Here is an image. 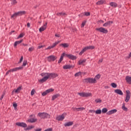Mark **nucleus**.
Instances as JSON below:
<instances>
[{
	"mask_svg": "<svg viewBox=\"0 0 131 131\" xmlns=\"http://www.w3.org/2000/svg\"><path fill=\"white\" fill-rule=\"evenodd\" d=\"M126 96H127V95L130 96V92L129 91L127 90L126 91Z\"/></svg>",
	"mask_w": 131,
	"mask_h": 131,
	"instance_id": "49",
	"label": "nucleus"
},
{
	"mask_svg": "<svg viewBox=\"0 0 131 131\" xmlns=\"http://www.w3.org/2000/svg\"><path fill=\"white\" fill-rule=\"evenodd\" d=\"M17 16H18V13L16 12L11 16V18H16Z\"/></svg>",
	"mask_w": 131,
	"mask_h": 131,
	"instance_id": "36",
	"label": "nucleus"
},
{
	"mask_svg": "<svg viewBox=\"0 0 131 131\" xmlns=\"http://www.w3.org/2000/svg\"><path fill=\"white\" fill-rule=\"evenodd\" d=\"M80 75H81V72H79L75 74V76L76 77L80 76Z\"/></svg>",
	"mask_w": 131,
	"mask_h": 131,
	"instance_id": "42",
	"label": "nucleus"
},
{
	"mask_svg": "<svg viewBox=\"0 0 131 131\" xmlns=\"http://www.w3.org/2000/svg\"><path fill=\"white\" fill-rule=\"evenodd\" d=\"M116 112H117V110H112L111 111H108L107 114L108 115H111V114H114V113H116Z\"/></svg>",
	"mask_w": 131,
	"mask_h": 131,
	"instance_id": "15",
	"label": "nucleus"
},
{
	"mask_svg": "<svg viewBox=\"0 0 131 131\" xmlns=\"http://www.w3.org/2000/svg\"><path fill=\"white\" fill-rule=\"evenodd\" d=\"M23 36H24V35L23 34H20L18 36V38H21V37H23Z\"/></svg>",
	"mask_w": 131,
	"mask_h": 131,
	"instance_id": "57",
	"label": "nucleus"
},
{
	"mask_svg": "<svg viewBox=\"0 0 131 131\" xmlns=\"http://www.w3.org/2000/svg\"><path fill=\"white\" fill-rule=\"evenodd\" d=\"M73 125V122H69L64 124V126H71Z\"/></svg>",
	"mask_w": 131,
	"mask_h": 131,
	"instance_id": "23",
	"label": "nucleus"
},
{
	"mask_svg": "<svg viewBox=\"0 0 131 131\" xmlns=\"http://www.w3.org/2000/svg\"><path fill=\"white\" fill-rule=\"evenodd\" d=\"M95 102L97 103H101L102 102V100L100 99L95 100Z\"/></svg>",
	"mask_w": 131,
	"mask_h": 131,
	"instance_id": "47",
	"label": "nucleus"
},
{
	"mask_svg": "<svg viewBox=\"0 0 131 131\" xmlns=\"http://www.w3.org/2000/svg\"><path fill=\"white\" fill-rule=\"evenodd\" d=\"M105 3V1L103 0L99 1L96 3V5H103Z\"/></svg>",
	"mask_w": 131,
	"mask_h": 131,
	"instance_id": "28",
	"label": "nucleus"
},
{
	"mask_svg": "<svg viewBox=\"0 0 131 131\" xmlns=\"http://www.w3.org/2000/svg\"><path fill=\"white\" fill-rule=\"evenodd\" d=\"M70 54H66L65 53H63L61 54L60 58L58 61V63H61V62H62V61H63V58H64V57H67V58H69V56Z\"/></svg>",
	"mask_w": 131,
	"mask_h": 131,
	"instance_id": "5",
	"label": "nucleus"
},
{
	"mask_svg": "<svg viewBox=\"0 0 131 131\" xmlns=\"http://www.w3.org/2000/svg\"><path fill=\"white\" fill-rule=\"evenodd\" d=\"M47 95H48V92H47V91H46L45 92H43L42 93V96H47Z\"/></svg>",
	"mask_w": 131,
	"mask_h": 131,
	"instance_id": "48",
	"label": "nucleus"
},
{
	"mask_svg": "<svg viewBox=\"0 0 131 131\" xmlns=\"http://www.w3.org/2000/svg\"><path fill=\"white\" fill-rule=\"evenodd\" d=\"M115 93H116V94H118V95H120L121 96H122V95H123V93L122 92V91H121V90L119 89L115 90Z\"/></svg>",
	"mask_w": 131,
	"mask_h": 131,
	"instance_id": "14",
	"label": "nucleus"
},
{
	"mask_svg": "<svg viewBox=\"0 0 131 131\" xmlns=\"http://www.w3.org/2000/svg\"><path fill=\"white\" fill-rule=\"evenodd\" d=\"M51 49H53L52 46H49L48 48H46L45 50H51Z\"/></svg>",
	"mask_w": 131,
	"mask_h": 131,
	"instance_id": "62",
	"label": "nucleus"
},
{
	"mask_svg": "<svg viewBox=\"0 0 131 131\" xmlns=\"http://www.w3.org/2000/svg\"><path fill=\"white\" fill-rule=\"evenodd\" d=\"M52 92H54V89H50L46 90V93H47L48 94H49V93H52Z\"/></svg>",
	"mask_w": 131,
	"mask_h": 131,
	"instance_id": "35",
	"label": "nucleus"
},
{
	"mask_svg": "<svg viewBox=\"0 0 131 131\" xmlns=\"http://www.w3.org/2000/svg\"><path fill=\"white\" fill-rule=\"evenodd\" d=\"M97 81L95 78H90V83H96Z\"/></svg>",
	"mask_w": 131,
	"mask_h": 131,
	"instance_id": "21",
	"label": "nucleus"
},
{
	"mask_svg": "<svg viewBox=\"0 0 131 131\" xmlns=\"http://www.w3.org/2000/svg\"><path fill=\"white\" fill-rule=\"evenodd\" d=\"M103 58L99 59V60L98 62V64L102 63L103 62Z\"/></svg>",
	"mask_w": 131,
	"mask_h": 131,
	"instance_id": "55",
	"label": "nucleus"
},
{
	"mask_svg": "<svg viewBox=\"0 0 131 131\" xmlns=\"http://www.w3.org/2000/svg\"><path fill=\"white\" fill-rule=\"evenodd\" d=\"M60 47H63V48H68V47H69V44L64 43L60 44Z\"/></svg>",
	"mask_w": 131,
	"mask_h": 131,
	"instance_id": "24",
	"label": "nucleus"
},
{
	"mask_svg": "<svg viewBox=\"0 0 131 131\" xmlns=\"http://www.w3.org/2000/svg\"><path fill=\"white\" fill-rule=\"evenodd\" d=\"M77 57L72 54H70L69 56V59H70L71 60H76Z\"/></svg>",
	"mask_w": 131,
	"mask_h": 131,
	"instance_id": "18",
	"label": "nucleus"
},
{
	"mask_svg": "<svg viewBox=\"0 0 131 131\" xmlns=\"http://www.w3.org/2000/svg\"><path fill=\"white\" fill-rule=\"evenodd\" d=\"M72 66L70 65H65L63 67V69H70Z\"/></svg>",
	"mask_w": 131,
	"mask_h": 131,
	"instance_id": "27",
	"label": "nucleus"
},
{
	"mask_svg": "<svg viewBox=\"0 0 131 131\" xmlns=\"http://www.w3.org/2000/svg\"><path fill=\"white\" fill-rule=\"evenodd\" d=\"M17 13L18 16H22V15H25L26 14V12L23 11H19Z\"/></svg>",
	"mask_w": 131,
	"mask_h": 131,
	"instance_id": "25",
	"label": "nucleus"
},
{
	"mask_svg": "<svg viewBox=\"0 0 131 131\" xmlns=\"http://www.w3.org/2000/svg\"><path fill=\"white\" fill-rule=\"evenodd\" d=\"M40 75L43 77V78L38 80L39 82H41V83L47 81L49 78H56V77L58 76L57 74L49 73H42Z\"/></svg>",
	"mask_w": 131,
	"mask_h": 131,
	"instance_id": "1",
	"label": "nucleus"
},
{
	"mask_svg": "<svg viewBox=\"0 0 131 131\" xmlns=\"http://www.w3.org/2000/svg\"><path fill=\"white\" fill-rule=\"evenodd\" d=\"M5 93H4L3 94H2V96H1V98H0V100H3V99H4V97H5Z\"/></svg>",
	"mask_w": 131,
	"mask_h": 131,
	"instance_id": "54",
	"label": "nucleus"
},
{
	"mask_svg": "<svg viewBox=\"0 0 131 131\" xmlns=\"http://www.w3.org/2000/svg\"><path fill=\"white\" fill-rule=\"evenodd\" d=\"M47 25H48V23H45L43 26L41 27L39 29V32H42V31H45V30L47 29Z\"/></svg>",
	"mask_w": 131,
	"mask_h": 131,
	"instance_id": "10",
	"label": "nucleus"
},
{
	"mask_svg": "<svg viewBox=\"0 0 131 131\" xmlns=\"http://www.w3.org/2000/svg\"><path fill=\"white\" fill-rule=\"evenodd\" d=\"M108 111V110L106 108H104L102 110V113H106Z\"/></svg>",
	"mask_w": 131,
	"mask_h": 131,
	"instance_id": "41",
	"label": "nucleus"
},
{
	"mask_svg": "<svg viewBox=\"0 0 131 131\" xmlns=\"http://www.w3.org/2000/svg\"><path fill=\"white\" fill-rule=\"evenodd\" d=\"M22 41H23V40H20L19 41H15L14 43V47H17V46H18V45H20V43H21Z\"/></svg>",
	"mask_w": 131,
	"mask_h": 131,
	"instance_id": "26",
	"label": "nucleus"
},
{
	"mask_svg": "<svg viewBox=\"0 0 131 131\" xmlns=\"http://www.w3.org/2000/svg\"><path fill=\"white\" fill-rule=\"evenodd\" d=\"M27 65V60H24L23 62V66H26Z\"/></svg>",
	"mask_w": 131,
	"mask_h": 131,
	"instance_id": "46",
	"label": "nucleus"
},
{
	"mask_svg": "<svg viewBox=\"0 0 131 131\" xmlns=\"http://www.w3.org/2000/svg\"><path fill=\"white\" fill-rule=\"evenodd\" d=\"M34 93H35V90H34V89H33L31 92V95L32 96H33V95H34Z\"/></svg>",
	"mask_w": 131,
	"mask_h": 131,
	"instance_id": "50",
	"label": "nucleus"
},
{
	"mask_svg": "<svg viewBox=\"0 0 131 131\" xmlns=\"http://www.w3.org/2000/svg\"><path fill=\"white\" fill-rule=\"evenodd\" d=\"M74 111H78V108H73Z\"/></svg>",
	"mask_w": 131,
	"mask_h": 131,
	"instance_id": "63",
	"label": "nucleus"
},
{
	"mask_svg": "<svg viewBox=\"0 0 131 131\" xmlns=\"http://www.w3.org/2000/svg\"><path fill=\"white\" fill-rule=\"evenodd\" d=\"M21 90H22V86H20L17 89H14L12 91V94H14V93H20V91H21Z\"/></svg>",
	"mask_w": 131,
	"mask_h": 131,
	"instance_id": "12",
	"label": "nucleus"
},
{
	"mask_svg": "<svg viewBox=\"0 0 131 131\" xmlns=\"http://www.w3.org/2000/svg\"><path fill=\"white\" fill-rule=\"evenodd\" d=\"M100 77H101V75L100 74H98L95 77L94 79L97 81V80L100 79Z\"/></svg>",
	"mask_w": 131,
	"mask_h": 131,
	"instance_id": "31",
	"label": "nucleus"
},
{
	"mask_svg": "<svg viewBox=\"0 0 131 131\" xmlns=\"http://www.w3.org/2000/svg\"><path fill=\"white\" fill-rule=\"evenodd\" d=\"M85 48H86V50H94V49H95V46H87V47H85Z\"/></svg>",
	"mask_w": 131,
	"mask_h": 131,
	"instance_id": "20",
	"label": "nucleus"
},
{
	"mask_svg": "<svg viewBox=\"0 0 131 131\" xmlns=\"http://www.w3.org/2000/svg\"><path fill=\"white\" fill-rule=\"evenodd\" d=\"M11 72H12L11 69L8 70V71L6 72V75H8V74H9V73H11Z\"/></svg>",
	"mask_w": 131,
	"mask_h": 131,
	"instance_id": "51",
	"label": "nucleus"
},
{
	"mask_svg": "<svg viewBox=\"0 0 131 131\" xmlns=\"http://www.w3.org/2000/svg\"><path fill=\"white\" fill-rule=\"evenodd\" d=\"M113 23V21H108L105 23H104L103 25V26L104 27H107L108 26H110V25H111V24H112Z\"/></svg>",
	"mask_w": 131,
	"mask_h": 131,
	"instance_id": "13",
	"label": "nucleus"
},
{
	"mask_svg": "<svg viewBox=\"0 0 131 131\" xmlns=\"http://www.w3.org/2000/svg\"><path fill=\"white\" fill-rule=\"evenodd\" d=\"M11 2V5H16L17 4V2L16 0H10Z\"/></svg>",
	"mask_w": 131,
	"mask_h": 131,
	"instance_id": "40",
	"label": "nucleus"
},
{
	"mask_svg": "<svg viewBox=\"0 0 131 131\" xmlns=\"http://www.w3.org/2000/svg\"><path fill=\"white\" fill-rule=\"evenodd\" d=\"M32 128H34V126H29L26 129V130H29V129H31Z\"/></svg>",
	"mask_w": 131,
	"mask_h": 131,
	"instance_id": "34",
	"label": "nucleus"
},
{
	"mask_svg": "<svg viewBox=\"0 0 131 131\" xmlns=\"http://www.w3.org/2000/svg\"><path fill=\"white\" fill-rule=\"evenodd\" d=\"M130 99V95H126V99L125 100V102H128Z\"/></svg>",
	"mask_w": 131,
	"mask_h": 131,
	"instance_id": "30",
	"label": "nucleus"
},
{
	"mask_svg": "<svg viewBox=\"0 0 131 131\" xmlns=\"http://www.w3.org/2000/svg\"><path fill=\"white\" fill-rule=\"evenodd\" d=\"M13 107H14L15 110H16V109H17V103H13Z\"/></svg>",
	"mask_w": 131,
	"mask_h": 131,
	"instance_id": "52",
	"label": "nucleus"
},
{
	"mask_svg": "<svg viewBox=\"0 0 131 131\" xmlns=\"http://www.w3.org/2000/svg\"><path fill=\"white\" fill-rule=\"evenodd\" d=\"M78 95L80 97H92V93H78Z\"/></svg>",
	"mask_w": 131,
	"mask_h": 131,
	"instance_id": "7",
	"label": "nucleus"
},
{
	"mask_svg": "<svg viewBox=\"0 0 131 131\" xmlns=\"http://www.w3.org/2000/svg\"><path fill=\"white\" fill-rule=\"evenodd\" d=\"M86 51V49L85 48V47L79 53V55H80V56H81V55H82V54L84 52H85Z\"/></svg>",
	"mask_w": 131,
	"mask_h": 131,
	"instance_id": "33",
	"label": "nucleus"
},
{
	"mask_svg": "<svg viewBox=\"0 0 131 131\" xmlns=\"http://www.w3.org/2000/svg\"><path fill=\"white\" fill-rule=\"evenodd\" d=\"M60 96V94H57L53 95L52 98V100L54 101L55 99H57L59 96Z\"/></svg>",
	"mask_w": 131,
	"mask_h": 131,
	"instance_id": "22",
	"label": "nucleus"
},
{
	"mask_svg": "<svg viewBox=\"0 0 131 131\" xmlns=\"http://www.w3.org/2000/svg\"><path fill=\"white\" fill-rule=\"evenodd\" d=\"M37 116H39V118H41V119H45L46 118H50V116L49 115V114L47 113H39L37 114Z\"/></svg>",
	"mask_w": 131,
	"mask_h": 131,
	"instance_id": "2",
	"label": "nucleus"
},
{
	"mask_svg": "<svg viewBox=\"0 0 131 131\" xmlns=\"http://www.w3.org/2000/svg\"><path fill=\"white\" fill-rule=\"evenodd\" d=\"M122 109H123L124 111H127V107H125V106L124 105V104H123L122 106Z\"/></svg>",
	"mask_w": 131,
	"mask_h": 131,
	"instance_id": "39",
	"label": "nucleus"
},
{
	"mask_svg": "<svg viewBox=\"0 0 131 131\" xmlns=\"http://www.w3.org/2000/svg\"><path fill=\"white\" fill-rule=\"evenodd\" d=\"M56 59H57V57H56V56L53 55H51L48 57H47V60L48 62H54V61H55Z\"/></svg>",
	"mask_w": 131,
	"mask_h": 131,
	"instance_id": "8",
	"label": "nucleus"
},
{
	"mask_svg": "<svg viewBox=\"0 0 131 131\" xmlns=\"http://www.w3.org/2000/svg\"><path fill=\"white\" fill-rule=\"evenodd\" d=\"M16 125L17 126H21V127H27V124L24 122H17Z\"/></svg>",
	"mask_w": 131,
	"mask_h": 131,
	"instance_id": "9",
	"label": "nucleus"
},
{
	"mask_svg": "<svg viewBox=\"0 0 131 131\" xmlns=\"http://www.w3.org/2000/svg\"><path fill=\"white\" fill-rule=\"evenodd\" d=\"M86 23V21H84L82 23V24H81V28H83L84 27V25H85V24Z\"/></svg>",
	"mask_w": 131,
	"mask_h": 131,
	"instance_id": "44",
	"label": "nucleus"
},
{
	"mask_svg": "<svg viewBox=\"0 0 131 131\" xmlns=\"http://www.w3.org/2000/svg\"><path fill=\"white\" fill-rule=\"evenodd\" d=\"M130 57H131V52L129 53L128 56L127 58V59H129V58H130Z\"/></svg>",
	"mask_w": 131,
	"mask_h": 131,
	"instance_id": "64",
	"label": "nucleus"
},
{
	"mask_svg": "<svg viewBox=\"0 0 131 131\" xmlns=\"http://www.w3.org/2000/svg\"><path fill=\"white\" fill-rule=\"evenodd\" d=\"M23 61V56H21L20 59L19 60V63H21Z\"/></svg>",
	"mask_w": 131,
	"mask_h": 131,
	"instance_id": "60",
	"label": "nucleus"
},
{
	"mask_svg": "<svg viewBox=\"0 0 131 131\" xmlns=\"http://www.w3.org/2000/svg\"><path fill=\"white\" fill-rule=\"evenodd\" d=\"M96 114H101L102 111L101 110H97L95 112Z\"/></svg>",
	"mask_w": 131,
	"mask_h": 131,
	"instance_id": "38",
	"label": "nucleus"
},
{
	"mask_svg": "<svg viewBox=\"0 0 131 131\" xmlns=\"http://www.w3.org/2000/svg\"><path fill=\"white\" fill-rule=\"evenodd\" d=\"M65 116H66V113H63L61 115L58 116L56 117V119L58 121H62V120H63L64 118H65Z\"/></svg>",
	"mask_w": 131,
	"mask_h": 131,
	"instance_id": "6",
	"label": "nucleus"
},
{
	"mask_svg": "<svg viewBox=\"0 0 131 131\" xmlns=\"http://www.w3.org/2000/svg\"><path fill=\"white\" fill-rule=\"evenodd\" d=\"M84 107H78V111H83V110H84Z\"/></svg>",
	"mask_w": 131,
	"mask_h": 131,
	"instance_id": "45",
	"label": "nucleus"
},
{
	"mask_svg": "<svg viewBox=\"0 0 131 131\" xmlns=\"http://www.w3.org/2000/svg\"><path fill=\"white\" fill-rule=\"evenodd\" d=\"M90 113H96V111H95V110H90L89 111Z\"/></svg>",
	"mask_w": 131,
	"mask_h": 131,
	"instance_id": "53",
	"label": "nucleus"
},
{
	"mask_svg": "<svg viewBox=\"0 0 131 131\" xmlns=\"http://www.w3.org/2000/svg\"><path fill=\"white\" fill-rule=\"evenodd\" d=\"M32 117H35V115H31L29 116V119L27 120L28 122H30L31 123H34V122H36V121H37V119Z\"/></svg>",
	"mask_w": 131,
	"mask_h": 131,
	"instance_id": "3",
	"label": "nucleus"
},
{
	"mask_svg": "<svg viewBox=\"0 0 131 131\" xmlns=\"http://www.w3.org/2000/svg\"><path fill=\"white\" fill-rule=\"evenodd\" d=\"M34 50V47H31L29 49V52H32Z\"/></svg>",
	"mask_w": 131,
	"mask_h": 131,
	"instance_id": "43",
	"label": "nucleus"
},
{
	"mask_svg": "<svg viewBox=\"0 0 131 131\" xmlns=\"http://www.w3.org/2000/svg\"><path fill=\"white\" fill-rule=\"evenodd\" d=\"M61 16H64L66 17V16H67V14L65 12H61Z\"/></svg>",
	"mask_w": 131,
	"mask_h": 131,
	"instance_id": "56",
	"label": "nucleus"
},
{
	"mask_svg": "<svg viewBox=\"0 0 131 131\" xmlns=\"http://www.w3.org/2000/svg\"><path fill=\"white\" fill-rule=\"evenodd\" d=\"M60 41H58L55 42V43H54L53 44V45L51 46V47L52 48V49L53 48H55V47H56V46H57V45H58V43H60Z\"/></svg>",
	"mask_w": 131,
	"mask_h": 131,
	"instance_id": "29",
	"label": "nucleus"
},
{
	"mask_svg": "<svg viewBox=\"0 0 131 131\" xmlns=\"http://www.w3.org/2000/svg\"><path fill=\"white\" fill-rule=\"evenodd\" d=\"M86 59H80L78 61L79 65H83L84 63H85Z\"/></svg>",
	"mask_w": 131,
	"mask_h": 131,
	"instance_id": "17",
	"label": "nucleus"
},
{
	"mask_svg": "<svg viewBox=\"0 0 131 131\" xmlns=\"http://www.w3.org/2000/svg\"><path fill=\"white\" fill-rule=\"evenodd\" d=\"M110 6H111V7H113V8H116V7H117V4L115 2H111L110 4Z\"/></svg>",
	"mask_w": 131,
	"mask_h": 131,
	"instance_id": "19",
	"label": "nucleus"
},
{
	"mask_svg": "<svg viewBox=\"0 0 131 131\" xmlns=\"http://www.w3.org/2000/svg\"><path fill=\"white\" fill-rule=\"evenodd\" d=\"M111 85L112 86V88H114V89H116V88H117V84L115 83H112L111 84Z\"/></svg>",
	"mask_w": 131,
	"mask_h": 131,
	"instance_id": "32",
	"label": "nucleus"
},
{
	"mask_svg": "<svg viewBox=\"0 0 131 131\" xmlns=\"http://www.w3.org/2000/svg\"><path fill=\"white\" fill-rule=\"evenodd\" d=\"M85 16H90L91 15V13L90 12H85Z\"/></svg>",
	"mask_w": 131,
	"mask_h": 131,
	"instance_id": "58",
	"label": "nucleus"
},
{
	"mask_svg": "<svg viewBox=\"0 0 131 131\" xmlns=\"http://www.w3.org/2000/svg\"><path fill=\"white\" fill-rule=\"evenodd\" d=\"M83 82H86V83H89V82L90 83V78L84 79L83 80Z\"/></svg>",
	"mask_w": 131,
	"mask_h": 131,
	"instance_id": "37",
	"label": "nucleus"
},
{
	"mask_svg": "<svg viewBox=\"0 0 131 131\" xmlns=\"http://www.w3.org/2000/svg\"><path fill=\"white\" fill-rule=\"evenodd\" d=\"M35 131H41V128H37L34 129Z\"/></svg>",
	"mask_w": 131,
	"mask_h": 131,
	"instance_id": "61",
	"label": "nucleus"
},
{
	"mask_svg": "<svg viewBox=\"0 0 131 131\" xmlns=\"http://www.w3.org/2000/svg\"><path fill=\"white\" fill-rule=\"evenodd\" d=\"M57 16H62V12H59L57 13Z\"/></svg>",
	"mask_w": 131,
	"mask_h": 131,
	"instance_id": "59",
	"label": "nucleus"
},
{
	"mask_svg": "<svg viewBox=\"0 0 131 131\" xmlns=\"http://www.w3.org/2000/svg\"><path fill=\"white\" fill-rule=\"evenodd\" d=\"M22 69H23V67L15 68L11 69V72H15V71H18L19 70H22Z\"/></svg>",
	"mask_w": 131,
	"mask_h": 131,
	"instance_id": "11",
	"label": "nucleus"
},
{
	"mask_svg": "<svg viewBox=\"0 0 131 131\" xmlns=\"http://www.w3.org/2000/svg\"><path fill=\"white\" fill-rule=\"evenodd\" d=\"M125 80L127 83L131 84V77H129V76H127L125 78Z\"/></svg>",
	"mask_w": 131,
	"mask_h": 131,
	"instance_id": "16",
	"label": "nucleus"
},
{
	"mask_svg": "<svg viewBox=\"0 0 131 131\" xmlns=\"http://www.w3.org/2000/svg\"><path fill=\"white\" fill-rule=\"evenodd\" d=\"M96 30L99 31V32H102V33H108V30L103 27L96 28Z\"/></svg>",
	"mask_w": 131,
	"mask_h": 131,
	"instance_id": "4",
	"label": "nucleus"
}]
</instances>
